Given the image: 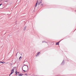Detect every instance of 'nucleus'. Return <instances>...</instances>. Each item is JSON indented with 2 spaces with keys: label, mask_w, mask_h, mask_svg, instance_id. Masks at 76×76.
I'll return each mask as SVG.
<instances>
[{
  "label": "nucleus",
  "mask_w": 76,
  "mask_h": 76,
  "mask_svg": "<svg viewBox=\"0 0 76 76\" xmlns=\"http://www.w3.org/2000/svg\"><path fill=\"white\" fill-rule=\"evenodd\" d=\"M20 59H22V57L21 56H20V58H19V59L20 60Z\"/></svg>",
  "instance_id": "obj_11"
},
{
  "label": "nucleus",
  "mask_w": 76,
  "mask_h": 76,
  "mask_svg": "<svg viewBox=\"0 0 76 76\" xmlns=\"http://www.w3.org/2000/svg\"><path fill=\"white\" fill-rule=\"evenodd\" d=\"M18 53L19 54H20V53H19V52H17V54H16V56H17V54H18Z\"/></svg>",
  "instance_id": "obj_12"
},
{
  "label": "nucleus",
  "mask_w": 76,
  "mask_h": 76,
  "mask_svg": "<svg viewBox=\"0 0 76 76\" xmlns=\"http://www.w3.org/2000/svg\"><path fill=\"white\" fill-rule=\"evenodd\" d=\"M56 45H59V42H57L56 43Z\"/></svg>",
  "instance_id": "obj_8"
},
{
  "label": "nucleus",
  "mask_w": 76,
  "mask_h": 76,
  "mask_svg": "<svg viewBox=\"0 0 76 76\" xmlns=\"http://www.w3.org/2000/svg\"><path fill=\"white\" fill-rule=\"evenodd\" d=\"M0 63H2V64H4V63H5V62H4L0 61Z\"/></svg>",
  "instance_id": "obj_6"
},
{
  "label": "nucleus",
  "mask_w": 76,
  "mask_h": 76,
  "mask_svg": "<svg viewBox=\"0 0 76 76\" xmlns=\"http://www.w3.org/2000/svg\"><path fill=\"white\" fill-rule=\"evenodd\" d=\"M42 43H44V42H45V41H43L42 42Z\"/></svg>",
  "instance_id": "obj_14"
},
{
  "label": "nucleus",
  "mask_w": 76,
  "mask_h": 76,
  "mask_svg": "<svg viewBox=\"0 0 76 76\" xmlns=\"http://www.w3.org/2000/svg\"><path fill=\"white\" fill-rule=\"evenodd\" d=\"M11 74H10V75H9V76H10V75H11Z\"/></svg>",
  "instance_id": "obj_18"
},
{
  "label": "nucleus",
  "mask_w": 76,
  "mask_h": 76,
  "mask_svg": "<svg viewBox=\"0 0 76 76\" xmlns=\"http://www.w3.org/2000/svg\"><path fill=\"white\" fill-rule=\"evenodd\" d=\"M17 73H18V74H19V72H17L16 71L15 72V74H16V75H17Z\"/></svg>",
  "instance_id": "obj_5"
},
{
  "label": "nucleus",
  "mask_w": 76,
  "mask_h": 76,
  "mask_svg": "<svg viewBox=\"0 0 76 76\" xmlns=\"http://www.w3.org/2000/svg\"><path fill=\"white\" fill-rule=\"evenodd\" d=\"M1 5H2V4H0V6H1Z\"/></svg>",
  "instance_id": "obj_16"
},
{
  "label": "nucleus",
  "mask_w": 76,
  "mask_h": 76,
  "mask_svg": "<svg viewBox=\"0 0 76 76\" xmlns=\"http://www.w3.org/2000/svg\"><path fill=\"white\" fill-rule=\"evenodd\" d=\"M42 3V0H41L40 2L39 3H38V5H39V4H41V3Z\"/></svg>",
  "instance_id": "obj_3"
},
{
  "label": "nucleus",
  "mask_w": 76,
  "mask_h": 76,
  "mask_svg": "<svg viewBox=\"0 0 76 76\" xmlns=\"http://www.w3.org/2000/svg\"><path fill=\"white\" fill-rule=\"evenodd\" d=\"M23 72H26V71L24 70L23 69Z\"/></svg>",
  "instance_id": "obj_15"
},
{
  "label": "nucleus",
  "mask_w": 76,
  "mask_h": 76,
  "mask_svg": "<svg viewBox=\"0 0 76 76\" xmlns=\"http://www.w3.org/2000/svg\"><path fill=\"white\" fill-rule=\"evenodd\" d=\"M63 61H63L61 63V65H63Z\"/></svg>",
  "instance_id": "obj_13"
},
{
  "label": "nucleus",
  "mask_w": 76,
  "mask_h": 76,
  "mask_svg": "<svg viewBox=\"0 0 76 76\" xmlns=\"http://www.w3.org/2000/svg\"><path fill=\"white\" fill-rule=\"evenodd\" d=\"M23 68L25 70H28V66L26 65H24V66L22 67V70H23Z\"/></svg>",
  "instance_id": "obj_1"
},
{
  "label": "nucleus",
  "mask_w": 76,
  "mask_h": 76,
  "mask_svg": "<svg viewBox=\"0 0 76 76\" xmlns=\"http://www.w3.org/2000/svg\"><path fill=\"white\" fill-rule=\"evenodd\" d=\"M26 26H25L23 29L24 31H25V30H26Z\"/></svg>",
  "instance_id": "obj_7"
},
{
  "label": "nucleus",
  "mask_w": 76,
  "mask_h": 76,
  "mask_svg": "<svg viewBox=\"0 0 76 76\" xmlns=\"http://www.w3.org/2000/svg\"><path fill=\"white\" fill-rule=\"evenodd\" d=\"M41 5H42H42H42V4Z\"/></svg>",
  "instance_id": "obj_19"
},
{
  "label": "nucleus",
  "mask_w": 76,
  "mask_h": 76,
  "mask_svg": "<svg viewBox=\"0 0 76 76\" xmlns=\"http://www.w3.org/2000/svg\"><path fill=\"white\" fill-rule=\"evenodd\" d=\"M22 75H23V74H20V75H18L19 76H22Z\"/></svg>",
  "instance_id": "obj_10"
},
{
  "label": "nucleus",
  "mask_w": 76,
  "mask_h": 76,
  "mask_svg": "<svg viewBox=\"0 0 76 76\" xmlns=\"http://www.w3.org/2000/svg\"><path fill=\"white\" fill-rule=\"evenodd\" d=\"M39 54H40V52H39L37 53V55L36 56H38V55H39Z\"/></svg>",
  "instance_id": "obj_9"
},
{
  "label": "nucleus",
  "mask_w": 76,
  "mask_h": 76,
  "mask_svg": "<svg viewBox=\"0 0 76 76\" xmlns=\"http://www.w3.org/2000/svg\"><path fill=\"white\" fill-rule=\"evenodd\" d=\"M25 75H27V74H25Z\"/></svg>",
  "instance_id": "obj_17"
},
{
  "label": "nucleus",
  "mask_w": 76,
  "mask_h": 76,
  "mask_svg": "<svg viewBox=\"0 0 76 76\" xmlns=\"http://www.w3.org/2000/svg\"><path fill=\"white\" fill-rule=\"evenodd\" d=\"M14 73V69H13L11 70V74H12V73Z\"/></svg>",
  "instance_id": "obj_2"
},
{
  "label": "nucleus",
  "mask_w": 76,
  "mask_h": 76,
  "mask_svg": "<svg viewBox=\"0 0 76 76\" xmlns=\"http://www.w3.org/2000/svg\"><path fill=\"white\" fill-rule=\"evenodd\" d=\"M38 1H37L36 3V4L35 5V7H36L37 6V4H38Z\"/></svg>",
  "instance_id": "obj_4"
}]
</instances>
